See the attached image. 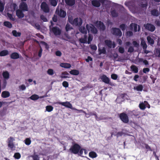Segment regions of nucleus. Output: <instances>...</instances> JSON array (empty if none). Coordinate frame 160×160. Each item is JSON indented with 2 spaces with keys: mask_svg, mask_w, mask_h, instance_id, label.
<instances>
[{
  "mask_svg": "<svg viewBox=\"0 0 160 160\" xmlns=\"http://www.w3.org/2000/svg\"><path fill=\"white\" fill-rule=\"evenodd\" d=\"M69 22L73 26H80L82 24V20L81 18H76L73 20L72 18H69Z\"/></svg>",
  "mask_w": 160,
  "mask_h": 160,
  "instance_id": "f257e3e1",
  "label": "nucleus"
},
{
  "mask_svg": "<svg viewBox=\"0 0 160 160\" xmlns=\"http://www.w3.org/2000/svg\"><path fill=\"white\" fill-rule=\"evenodd\" d=\"M81 148V147L78 144L75 143L71 147L69 150L71 152L76 154L79 152Z\"/></svg>",
  "mask_w": 160,
  "mask_h": 160,
  "instance_id": "f03ea898",
  "label": "nucleus"
},
{
  "mask_svg": "<svg viewBox=\"0 0 160 160\" xmlns=\"http://www.w3.org/2000/svg\"><path fill=\"white\" fill-rule=\"evenodd\" d=\"M86 28L88 32L90 31L91 33L93 34H96L98 32V30L97 28L92 24H87Z\"/></svg>",
  "mask_w": 160,
  "mask_h": 160,
  "instance_id": "7ed1b4c3",
  "label": "nucleus"
},
{
  "mask_svg": "<svg viewBox=\"0 0 160 160\" xmlns=\"http://www.w3.org/2000/svg\"><path fill=\"white\" fill-rule=\"evenodd\" d=\"M119 118L124 123H128L129 121L128 115L124 112L119 114Z\"/></svg>",
  "mask_w": 160,
  "mask_h": 160,
  "instance_id": "20e7f679",
  "label": "nucleus"
},
{
  "mask_svg": "<svg viewBox=\"0 0 160 160\" xmlns=\"http://www.w3.org/2000/svg\"><path fill=\"white\" fill-rule=\"evenodd\" d=\"M112 34L115 36L120 37L122 36V32L121 30L117 28H112L111 29Z\"/></svg>",
  "mask_w": 160,
  "mask_h": 160,
  "instance_id": "39448f33",
  "label": "nucleus"
},
{
  "mask_svg": "<svg viewBox=\"0 0 160 160\" xmlns=\"http://www.w3.org/2000/svg\"><path fill=\"white\" fill-rule=\"evenodd\" d=\"M105 0H99V1L97 0H93L91 1L92 5L95 7H99L101 6V3L104 4L105 2Z\"/></svg>",
  "mask_w": 160,
  "mask_h": 160,
  "instance_id": "423d86ee",
  "label": "nucleus"
},
{
  "mask_svg": "<svg viewBox=\"0 0 160 160\" xmlns=\"http://www.w3.org/2000/svg\"><path fill=\"white\" fill-rule=\"evenodd\" d=\"M145 29L151 32L154 31L155 29V26L153 24L150 23H147L144 25Z\"/></svg>",
  "mask_w": 160,
  "mask_h": 160,
  "instance_id": "0eeeda50",
  "label": "nucleus"
},
{
  "mask_svg": "<svg viewBox=\"0 0 160 160\" xmlns=\"http://www.w3.org/2000/svg\"><path fill=\"white\" fill-rule=\"evenodd\" d=\"M105 45L109 48H114L116 47V44L114 42H112L111 41L109 40H106L104 41Z\"/></svg>",
  "mask_w": 160,
  "mask_h": 160,
  "instance_id": "6e6552de",
  "label": "nucleus"
},
{
  "mask_svg": "<svg viewBox=\"0 0 160 160\" xmlns=\"http://www.w3.org/2000/svg\"><path fill=\"white\" fill-rule=\"evenodd\" d=\"M41 8L45 12L47 13L49 11V7L46 2H43L41 3Z\"/></svg>",
  "mask_w": 160,
  "mask_h": 160,
  "instance_id": "1a4fd4ad",
  "label": "nucleus"
},
{
  "mask_svg": "<svg viewBox=\"0 0 160 160\" xmlns=\"http://www.w3.org/2000/svg\"><path fill=\"white\" fill-rule=\"evenodd\" d=\"M51 31L55 36L60 35L61 34V30L57 27H53L51 29Z\"/></svg>",
  "mask_w": 160,
  "mask_h": 160,
  "instance_id": "9d476101",
  "label": "nucleus"
},
{
  "mask_svg": "<svg viewBox=\"0 0 160 160\" xmlns=\"http://www.w3.org/2000/svg\"><path fill=\"white\" fill-rule=\"evenodd\" d=\"M56 103L61 105L62 106L65 107H66L70 108L71 109L73 108H72V104L68 102H57Z\"/></svg>",
  "mask_w": 160,
  "mask_h": 160,
  "instance_id": "9b49d317",
  "label": "nucleus"
},
{
  "mask_svg": "<svg viewBox=\"0 0 160 160\" xmlns=\"http://www.w3.org/2000/svg\"><path fill=\"white\" fill-rule=\"evenodd\" d=\"M96 26L98 27L100 30L104 31L105 29V26L102 22L97 21L96 22Z\"/></svg>",
  "mask_w": 160,
  "mask_h": 160,
  "instance_id": "f8f14e48",
  "label": "nucleus"
},
{
  "mask_svg": "<svg viewBox=\"0 0 160 160\" xmlns=\"http://www.w3.org/2000/svg\"><path fill=\"white\" fill-rule=\"evenodd\" d=\"M20 8L23 11H28V7L26 3L24 2H22L20 5Z\"/></svg>",
  "mask_w": 160,
  "mask_h": 160,
  "instance_id": "ddd939ff",
  "label": "nucleus"
},
{
  "mask_svg": "<svg viewBox=\"0 0 160 160\" xmlns=\"http://www.w3.org/2000/svg\"><path fill=\"white\" fill-rule=\"evenodd\" d=\"M101 79L102 82L107 84H109L110 82V79L106 75H103L101 77Z\"/></svg>",
  "mask_w": 160,
  "mask_h": 160,
  "instance_id": "4468645a",
  "label": "nucleus"
},
{
  "mask_svg": "<svg viewBox=\"0 0 160 160\" xmlns=\"http://www.w3.org/2000/svg\"><path fill=\"white\" fill-rule=\"evenodd\" d=\"M22 11L18 9L16 11V15L19 18H22L24 17V14Z\"/></svg>",
  "mask_w": 160,
  "mask_h": 160,
  "instance_id": "2eb2a0df",
  "label": "nucleus"
},
{
  "mask_svg": "<svg viewBox=\"0 0 160 160\" xmlns=\"http://www.w3.org/2000/svg\"><path fill=\"white\" fill-rule=\"evenodd\" d=\"M10 57L12 59H16L19 58L20 55L18 52H14L10 55Z\"/></svg>",
  "mask_w": 160,
  "mask_h": 160,
  "instance_id": "dca6fc26",
  "label": "nucleus"
},
{
  "mask_svg": "<svg viewBox=\"0 0 160 160\" xmlns=\"http://www.w3.org/2000/svg\"><path fill=\"white\" fill-rule=\"evenodd\" d=\"M111 13L112 17L113 18H117L119 15L118 12L115 9H111Z\"/></svg>",
  "mask_w": 160,
  "mask_h": 160,
  "instance_id": "f3484780",
  "label": "nucleus"
},
{
  "mask_svg": "<svg viewBox=\"0 0 160 160\" xmlns=\"http://www.w3.org/2000/svg\"><path fill=\"white\" fill-rule=\"evenodd\" d=\"M65 2L67 5L69 6H72L75 4V0H65Z\"/></svg>",
  "mask_w": 160,
  "mask_h": 160,
  "instance_id": "a211bd4d",
  "label": "nucleus"
},
{
  "mask_svg": "<svg viewBox=\"0 0 160 160\" xmlns=\"http://www.w3.org/2000/svg\"><path fill=\"white\" fill-rule=\"evenodd\" d=\"M10 96V94L9 92L7 91H4L2 92L1 96L3 98H6L9 97Z\"/></svg>",
  "mask_w": 160,
  "mask_h": 160,
  "instance_id": "6ab92c4d",
  "label": "nucleus"
},
{
  "mask_svg": "<svg viewBox=\"0 0 160 160\" xmlns=\"http://www.w3.org/2000/svg\"><path fill=\"white\" fill-rule=\"evenodd\" d=\"M60 66L62 67L66 68H69L71 67V65L69 63H61Z\"/></svg>",
  "mask_w": 160,
  "mask_h": 160,
  "instance_id": "aec40b11",
  "label": "nucleus"
},
{
  "mask_svg": "<svg viewBox=\"0 0 160 160\" xmlns=\"http://www.w3.org/2000/svg\"><path fill=\"white\" fill-rule=\"evenodd\" d=\"M78 29L80 32L84 34H87V28H86L85 27L81 26Z\"/></svg>",
  "mask_w": 160,
  "mask_h": 160,
  "instance_id": "412c9836",
  "label": "nucleus"
},
{
  "mask_svg": "<svg viewBox=\"0 0 160 160\" xmlns=\"http://www.w3.org/2000/svg\"><path fill=\"white\" fill-rule=\"evenodd\" d=\"M58 15L60 17L64 18L66 15V12L62 9H60L59 11L58 12Z\"/></svg>",
  "mask_w": 160,
  "mask_h": 160,
  "instance_id": "4be33fe9",
  "label": "nucleus"
},
{
  "mask_svg": "<svg viewBox=\"0 0 160 160\" xmlns=\"http://www.w3.org/2000/svg\"><path fill=\"white\" fill-rule=\"evenodd\" d=\"M151 14L152 15L154 16H158L159 15V13L157 9H153L151 11Z\"/></svg>",
  "mask_w": 160,
  "mask_h": 160,
  "instance_id": "5701e85b",
  "label": "nucleus"
},
{
  "mask_svg": "<svg viewBox=\"0 0 160 160\" xmlns=\"http://www.w3.org/2000/svg\"><path fill=\"white\" fill-rule=\"evenodd\" d=\"M131 29L132 30L133 29L134 31L136 32L137 31L138 25L136 23H132L130 25Z\"/></svg>",
  "mask_w": 160,
  "mask_h": 160,
  "instance_id": "b1692460",
  "label": "nucleus"
},
{
  "mask_svg": "<svg viewBox=\"0 0 160 160\" xmlns=\"http://www.w3.org/2000/svg\"><path fill=\"white\" fill-rule=\"evenodd\" d=\"M2 75L3 78L5 79H8L9 78V74L8 71H3L2 73Z\"/></svg>",
  "mask_w": 160,
  "mask_h": 160,
  "instance_id": "393cba45",
  "label": "nucleus"
},
{
  "mask_svg": "<svg viewBox=\"0 0 160 160\" xmlns=\"http://www.w3.org/2000/svg\"><path fill=\"white\" fill-rule=\"evenodd\" d=\"M132 71L135 73H137L138 72V68L135 65H132L130 67Z\"/></svg>",
  "mask_w": 160,
  "mask_h": 160,
  "instance_id": "a878e982",
  "label": "nucleus"
},
{
  "mask_svg": "<svg viewBox=\"0 0 160 160\" xmlns=\"http://www.w3.org/2000/svg\"><path fill=\"white\" fill-rule=\"evenodd\" d=\"M147 39L148 42L151 45H152L154 44V40L150 36H148L147 37Z\"/></svg>",
  "mask_w": 160,
  "mask_h": 160,
  "instance_id": "bb28decb",
  "label": "nucleus"
},
{
  "mask_svg": "<svg viewBox=\"0 0 160 160\" xmlns=\"http://www.w3.org/2000/svg\"><path fill=\"white\" fill-rule=\"evenodd\" d=\"M140 44L144 50H145L147 49V45L145 41L144 40L142 39L141 40Z\"/></svg>",
  "mask_w": 160,
  "mask_h": 160,
  "instance_id": "cd10ccee",
  "label": "nucleus"
},
{
  "mask_svg": "<svg viewBox=\"0 0 160 160\" xmlns=\"http://www.w3.org/2000/svg\"><path fill=\"white\" fill-rule=\"evenodd\" d=\"M11 11L13 12L17 8V5L15 3H12L10 5Z\"/></svg>",
  "mask_w": 160,
  "mask_h": 160,
  "instance_id": "c85d7f7f",
  "label": "nucleus"
},
{
  "mask_svg": "<svg viewBox=\"0 0 160 160\" xmlns=\"http://www.w3.org/2000/svg\"><path fill=\"white\" fill-rule=\"evenodd\" d=\"M9 54L8 51L7 50H3L0 52V56H4Z\"/></svg>",
  "mask_w": 160,
  "mask_h": 160,
  "instance_id": "c756f323",
  "label": "nucleus"
},
{
  "mask_svg": "<svg viewBox=\"0 0 160 160\" xmlns=\"http://www.w3.org/2000/svg\"><path fill=\"white\" fill-rule=\"evenodd\" d=\"M89 157L92 158H94L98 156L97 154L94 152L91 151L89 152Z\"/></svg>",
  "mask_w": 160,
  "mask_h": 160,
  "instance_id": "7c9ffc66",
  "label": "nucleus"
},
{
  "mask_svg": "<svg viewBox=\"0 0 160 160\" xmlns=\"http://www.w3.org/2000/svg\"><path fill=\"white\" fill-rule=\"evenodd\" d=\"M69 73L72 75H78L79 74V71L76 69H73L71 70L69 72Z\"/></svg>",
  "mask_w": 160,
  "mask_h": 160,
  "instance_id": "2f4dec72",
  "label": "nucleus"
},
{
  "mask_svg": "<svg viewBox=\"0 0 160 160\" xmlns=\"http://www.w3.org/2000/svg\"><path fill=\"white\" fill-rule=\"evenodd\" d=\"M13 35L15 37H20L21 35V33L18 32L16 30H13L12 32Z\"/></svg>",
  "mask_w": 160,
  "mask_h": 160,
  "instance_id": "473e14b6",
  "label": "nucleus"
},
{
  "mask_svg": "<svg viewBox=\"0 0 160 160\" xmlns=\"http://www.w3.org/2000/svg\"><path fill=\"white\" fill-rule=\"evenodd\" d=\"M5 4V3L1 1H0V12H3L4 9Z\"/></svg>",
  "mask_w": 160,
  "mask_h": 160,
  "instance_id": "72a5a7b5",
  "label": "nucleus"
},
{
  "mask_svg": "<svg viewBox=\"0 0 160 160\" xmlns=\"http://www.w3.org/2000/svg\"><path fill=\"white\" fill-rule=\"evenodd\" d=\"M4 25L9 28H11L12 27V24L9 22L5 21L3 23Z\"/></svg>",
  "mask_w": 160,
  "mask_h": 160,
  "instance_id": "f704fd0d",
  "label": "nucleus"
},
{
  "mask_svg": "<svg viewBox=\"0 0 160 160\" xmlns=\"http://www.w3.org/2000/svg\"><path fill=\"white\" fill-rule=\"evenodd\" d=\"M29 98L32 100H36L39 98V96L37 94H33Z\"/></svg>",
  "mask_w": 160,
  "mask_h": 160,
  "instance_id": "c9c22d12",
  "label": "nucleus"
},
{
  "mask_svg": "<svg viewBox=\"0 0 160 160\" xmlns=\"http://www.w3.org/2000/svg\"><path fill=\"white\" fill-rule=\"evenodd\" d=\"M62 75L61 77L62 78H69L68 75L69 73L67 72H64L62 73Z\"/></svg>",
  "mask_w": 160,
  "mask_h": 160,
  "instance_id": "e433bc0d",
  "label": "nucleus"
},
{
  "mask_svg": "<svg viewBox=\"0 0 160 160\" xmlns=\"http://www.w3.org/2000/svg\"><path fill=\"white\" fill-rule=\"evenodd\" d=\"M49 1L53 6L55 7L57 5V1L56 0H49Z\"/></svg>",
  "mask_w": 160,
  "mask_h": 160,
  "instance_id": "4c0bfd02",
  "label": "nucleus"
},
{
  "mask_svg": "<svg viewBox=\"0 0 160 160\" xmlns=\"http://www.w3.org/2000/svg\"><path fill=\"white\" fill-rule=\"evenodd\" d=\"M46 110L48 112H50L52 111L53 110V107L51 105H48L46 107Z\"/></svg>",
  "mask_w": 160,
  "mask_h": 160,
  "instance_id": "58836bf2",
  "label": "nucleus"
},
{
  "mask_svg": "<svg viewBox=\"0 0 160 160\" xmlns=\"http://www.w3.org/2000/svg\"><path fill=\"white\" fill-rule=\"evenodd\" d=\"M98 51L99 55H101L102 53L105 54L106 53V50L105 48H103L102 49H98Z\"/></svg>",
  "mask_w": 160,
  "mask_h": 160,
  "instance_id": "ea45409f",
  "label": "nucleus"
},
{
  "mask_svg": "<svg viewBox=\"0 0 160 160\" xmlns=\"http://www.w3.org/2000/svg\"><path fill=\"white\" fill-rule=\"evenodd\" d=\"M7 15L10 20L12 21H14L15 20V17H13L12 14L8 12L7 13Z\"/></svg>",
  "mask_w": 160,
  "mask_h": 160,
  "instance_id": "a19ab883",
  "label": "nucleus"
},
{
  "mask_svg": "<svg viewBox=\"0 0 160 160\" xmlns=\"http://www.w3.org/2000/svg\"><path fill=\"white\" fill-rule=\"evenodd\" d=\"M13 157L15 159H18L20 158L21 157V155L19 153L16 152L14 153Z\"/></svg>",
  "mask_w": 160,
  "mask_h": 160,
  "instance_id": "79ce46f5",
  "label": "nucleus"
},
{
  "mask_svg": "<svg viewBox=\"0 0 160 160\" xmlns=\"http://www.w3.org/2000/svg\"><path fill=\"white\" fill-rule=\"evenodd\" d=\"M24 142L27 145H30L31 142L30 138H26L24 140Z\"/></svg>",
  "mask_w": 160,
  "mask_h": 160,
  "instance_id": "37998d69",
  "label": "nucleus"
},
{
  "mask_svg": "<svg viewBox=\"0 0 160 160\" xmlns=\"http://www.w3.org/2000/svg\"><path fill=\"white\" fill-rule=\"evenodd\" d=\"M47 73L49 75H52L54 74V72L52 69H49L47 71Z\"/></svg>",
  "mask_w": 160,
  "mask_h": 160,
  "instance_id": "c03bdc74",
  "label": "nucleus"
},
{
  "mask_svg": "<svg viewBox=\"0 0 160 160\" xmlns=\"http://www.w3.org/2000/svg\"><path fill=\"white\" fill-rule=\"evenodd\" d=\"M143 88V87L142 85H139L136 87V89L138 91H141L142 90Z\"/></svg>",
  "mask_w": 160,
  "mask_h": 160,
  "instance_id": "a18cd8bd",
  "label": "nucleus"
},
{
  "mask_svg": "<svg viewBox=\"0 0 160 160\" xmlns=\"http://www.w3.org/2000/svg\"><path fill=\"white\" fill-rule=\"evenodd\" d=\"M139 107L141 109L144 110L146 108V105L145 103H142L139 104Z\"/></svg>",
  "mask_w": 160,
  "mask_h": 160,
  "instance_id": "49530a36",
  "label": "nucleus"
},
{
  "mask_svg": "<svg viewBox=\"0 0 160 160\" xmlns=\"http://www.w3.org/2000/svg\"><path fill=\"white\" fill-rule=\"evenodd\" d=\"M112 56L113 58V60H116V61H120L118 58V59H117L118 58V54L117 53H114L113 54Z\"/></svg>",
  "mask_w": 160,
  "mask_h": 160,
  "instance_id": "de8ad7c7",
  "label": "nucleus"
},
{
  "mask_svg": "<svg viewBox=\"0 0 160 160\" xmlns=\"http://www.w3.org/2000/svg\"><path fill=\"white\" fill-rule=\"evenodd\" d=\"M119 28L122 31H124L126 28V25L125 24H122L119 26Z\"/></svg>",
  "mask_w": 160,
  "mask_h": 160,
  "instance_id": "09e8293b",
  "label": "nucleus"
},
{
  "mask_svg": "<svg viewBox=\"0 0 160 160\" xmlns=\"http://www.w3.org/2000/svg\"><path fill=\"white\" fill-rule=\"evenodd\" d=\"M72 29V28L70 27V25L69 24L67 23L66 24L65 29L67 32H68Z\"/></svg>",
  "mask_w": 160,
  "mask_h": 160,
  "instance_id": "8fccbe9b",
  "label": "nucleus"
},
{
  "mask_svg": "<svg viewBox=\"0 0 160 160\" xmlns=\"http://www.w3.org/2000/svg\"><path fill=\"white\" fill-rule=\"evenodd\" d=\"M40 18L44 22L48 21L47 18L43 15H42L40 16Z\"/></svg>",
  "mask_w": 160,
  "mask_h": 160,
  "instance_id": "3c124183",
  "label": "nucleus"
},
{
  "mask_svg": "<svg viewBox=\"0 0 160 160\" xmlns=\"http://www.w3.org/2000/svg\"><path fill=\"white\" fill-rule=\"evenodd\" d=\"M126 35L127 37H130L133 35V32L131 31H128L126 32Z\"/></svg>",
  "mask_w": 160,
  "mask_h": 160,
  "instance_id": "603ef678",
  "label": "nucleus"
},
{
  "mask_svg": "<svg viewBox=\"0 0 160 160\" xmlns=\"http://www.w3.org/2000/svg\"><path fill=\"white\" fill-rule=\"evenodd\" d=\"M72 109L73 110H75V111H78V112H82L85 114H87L86 112L85 111H83V110H82V109L79 110V109H78L77 108H72Z\"/></svg>",
  "mask_w": 160,
  "mask_h": 160,
  "instance_id": "864d4df0",
  "label": "nucleus"
},
{
  "mask_svg": "<svg viewBox=\"0 0 160 160\" xmlns=\"http://www.w3.org/2000/svg\"><path fill=\"white\" fill-rule=\"evenodd\" d=\"M118 77V75L116 74H112L111 75V78L114 80L117 79Z\"/></svg>",
  "mask_w": 160,
  "mask_h": 160,
  "instance_id": "5fc2aeb1",
  "label": "nucleus"
},
{
  "mask_svg": "<svg viewBox=\"0 0 160 160\" xmlns=\"http://www.w3.org/2000/svg\"><path fill=\"white\" fill-rule=\"evenodd\" d=\"M33 160H39L38 155L37 154H35L32 156Z\"/></svg>",
  "mask_w": 160,
  "mask_h": 160,
  "instance_id": "6e6d98bb",
  "label": "nucleus"
},
{
  "mask_svg": "<svg viewBox=\"0 0 160 160\" xmlns=\"http://www.w3.org/2000/svg\"><path fill=\"white\" fill-rule=\"evenodd\" d=\"M132 44L136 48H138L139 46V42H138L136 41H133L132 42Z\"/></svg>",
  "mask_w": 160,
  "mask_h": 160,
  "instance_id": "4d7b16f0",
  "label": "nucleus"
},
{
  "mask_svg": "<svg viewBox=\"0 0 160 160\" xmlns=\"http://www.w3.org/2000/svg\"><path fill=\"white\" fill-rule=\"evenodd\" d=\"M118 51L121 53H123L124 52V48L122 47H119L118 48Z\"/></svg>",
  "mask_w": 160,
  "mask_h": 160,
  "instance_id": "13d9d810",
  "label": "nucleus"
},
{
  "mask_svg": "<svg viewBox=\"0 0 160 160\" xmlns=\"http://www.w3.org/2000/svg\"><path fill=\"white\" fill-rule=\"evenodd\" d=\"M145 148L146 149H147V151H152V149H151V147L146 143L145 144Z\"/></svg>",
  "mask_w": 160,
  "mask_h": 160,
  "instance_id": "bf43d9fd",
  "label": "nucleus"
},
{
  "mask_svg": "<svg viewBox=\"0 0 160 160\" xmlns=\"http://www.w3.org/2000/svg\"><path fill=\"white\" fill-rule=\"evenodd\" d=\"M62 86L65 88H68V82L66 81H64L62 83Z\"/></svg>",
  "mask_w": 160,
  "mask_h": 160,
  "instance_id": "052dcab7",
  "label": "nucleus"
},
{
  "mask_svg": "<svg viewBox=\"0 0 160 160\" xmlns=\"http://www.w3.org/2000/svg\"><path fill=\"white\" fill-rule=\"evenodd\" d=\"M14 140V138L12 137H10L8 139V143H13V141Z\"/></svg>",
  "mask_w": 160,
  "mask_h": 160,
  "instance_id": "680f3d73",
  "label": "nucleus"
},
{
  "mask_svg": "<svg viewBox=\"0 0 160 160\" xmlns=\"http://www.w3.org/2000/svg\"><path fill=\"white\" fill-rule=\"evenodd\" d=\"M134 50V49L133 47L132 46H130L128 50V52L130 53H132V52Z\"/></svg>",
  "mask_w": 160,
  "mask_h": 160,
  "instance_id": "e2e57ef3",
  "label": "nucleus"
},
{
  "mask_svg": "<svg viewBox=\"0 0 160 160\" xmlns=\"http://www.w3.org/2000/svg\"><path fill=\"white\" fill-rule=\"evenodd\" d=\"M79 42L82 43H87V41L83 38H81L79 39Z\"/></svg>",
  "mask_w": 160,
  "mask_h": 160,
  "instance_id": "0e129e2a",
  "label": "nucleus"
},
{
  "mask_svg": "<svg viewBox=\"0 0 160 160\" xmlns=\"http://www.w3.org/2000/svg\"><path fill=\"white\" fill-rule=\"evenodd\" d=\"M150 69L148 68H144L143 69V72L145 73H146L149 71Z\"/></svg>",
  "mask_w": 160,
  "mask_h": 160,
  "instance_id": "69168bd1",
  "label": "nucleus"
},
{
  "mask_svg": "<svg viewBox=\"0 0 160 160\" xmlns=\"http://www.w3.org/2000/svg\"><path fill=\"white\" fill-rule=\"evenodd\" d=\"M156 25L158 27H160V20L159 19H157L155 22Z\"/></svg>",
  "mask_w": 160,
  "mask_h": 160,
  "instance_id": "338daca9",
  "label": "nucleus"
},
{
  "mask_svg": "<svg viewBox=\"0 0 160 160\" xmlns=\"http://www.w3.org/2000/svg\"><path fill=\"white\" fill-rule=\"evenodd\" d=\"M148 6V4L147 3H142L141 4V7L143 8H146Z\"/></svg>",
  "mask_w": 160,
  "mask_h": 160,
  "instance_id": "774afa93",
  "label": "nucleus"
}]
</instances>
